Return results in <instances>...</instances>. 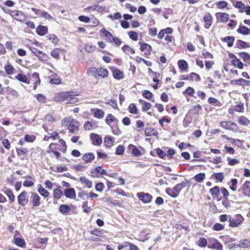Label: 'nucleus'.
I'll return each mask as SVG.
<instances>
[{"instance_id":"obj_1","label":"nucleus","mask_w":250,"mask_h":250,"mask_svg":"<svg viewBox=\"0 0 250 250\" xmlns=\"http://www.w3.org/2000/svg\"><path fill=\"white\" fill-rule=\"evenodd\" d=\"M186 183L182 182V183L175 186L172 189L170 188H167L166 189V192L170 196L173 198H175L178 196L182 188L186 187Z\"/></svg>"},{"instance_id":"obj_2","label":"nucleus","mask_w":250,"mask_h":250,"mask_svg":"<svg viewBox=\"0 0 250 250\" xmlns=\"http://www.w3.org/2000/svg\"><path fill=\"white\" fill-rule=\"evenodd\" d=\"M220 126L226 129L231 130L237 132L238 129L236 124L231 121H221L220 123Z\"/></svg>"},{"instance_id":"obj_3","label":"nucleus","mask_w":250,"mask_h":250,"mask_svg":"<svg viewBox=\"0 0 250 250\" xmlns=\"http://www.w3.org/2000/svg\"><path fill=\"white\" fill-rule=\"evenodd\" d=\"M9 14L18 21H23L26 18L25 15L20 11H9Z\"/></svg>"},{"instance_id":"obj_4","label":"nucleus","mask_w":250,"mask_h":250,"mask_svg":"<svg viewBox=\"0 0 250 250\" xmlns=\"http://www.w3.org/2000/svg\"><path fill=\"white\" fill-rule=\"evenodd\" d=\"M137 196L145 204L150 203L152 199V196L147 193L140 192L137 193Z\"/></svg>"},{"instance_id":"obj_5","label":"nucleus","mask_w":250,"mask_h":250,"mask_svg":"<svg viewBox=\"0 0 250 250\" xmlns=\"http://www.w3.org/2000/svg\"><path fill=\"white\" fill-rule=\"evenodd\" d=\"M208 248L212 249L221 250L222 249V245L218 240L211 239L209 240Z\"/></svg>"},{"instance_id":"obj_6","label":"nucleus","mask_w":250,"mask_h":250,"mask_svg":"<svg viewBox=\"0 0 250 250\" xmlns=\"http://www.w3.org/2000/svg\"><path fill=\"white\" fill-rule=\"evenodd\" d=\"M141 45L140 50L142 52H145V55L146 56H148L151 54V51L152 50V47L146 43H142L141 42H139Z\"/></svg>"},{"instance_id":"obj_7","label":"nucleus","mask_w":250,"mask_h":250,"mask_svg":"<svg viewBox=\"0 0 250 250\" xmlns=\"http://www.w3.org/2000/svg\"><path fill=\"white\" fill-rule=\"evenodd\" d=\"M236 219H229V226L231 227H238L243 221L242 216L238 214L236 216Z\"/></svg>"},{"instance_id":"obj_8","label":"nucleus","mask_w":250,"mask_h":250,"mask_svg":"<svg viewBox=\"0 0 250 250\" xmlns=\"http://www.w3.org/2000/svg\"><path fill=\"white\" fill-rule=\"evenodd\" d=\"M92 143L95 146H100L102 143V138L98 134L91 133L90 135Z\"/></svg>"},{"instance_id":"obj_9","label":"nucleus","mask_w":250,"mask_h":250,"mask_svg":"<svg viewBox=\"0 0 250 250\" xmlns=\"http://www.w3.org/2000/svg\"><path fill=\"white\" fill-rule=\"evenodd\" d=\"M26 195L27 192L23 191L18 195V202L20 205L23 207L25 206V203L27 202Z\"/></svg>"},{"instance_id":"obj_10","label":"nucleus","mask_w":250,"mask_h":250,"mask_svg":"<svg viewBox=\"0 0 250 250\" xmlns=\"http://www.w3.org/2000/svg\"><path fill=\"white\" fill-rule=\"evenodd\" d=\"M243 194L246 196L250 197V181H247L244 184L242 189Z\"/></svg>"},{"instance_id":"obj_11","label":"nucleus","mask_w":250,"mask_h":250,"mask_svg":"<svg viewBox=\"0 0 250 250\" xmlns=\"http://www.w3.org/2000/svg\"><path fill=\"white\" fill-rule=\"evenodd\" d=\"M40 197L36 194L32 193L31 196V202L34 207H39L41 204Z\"/></svg>"},{"instance_id":"obj_12","label":"nucleus","mask_w":250,"mask_h":250,"mask_svg":"<svg viewBox=\"0 0 250 250\" xmlns=\"http://www.w3.org/2000/svg\"><path fill=\"white\" fill-rule=\"evenodd\" d=\"M64 195L68 198L75 199L76 197V192L73 188H68L65 189Z\"/></svg>"},{"instance_id":"obj_13","label":"nucleus","mask_w":250,"mask_h":250,"mask_svg":"<svg viewBox=\"0 0 250 250\" xmlns=\"http://www.w3.org/2000/svg\"><path fill=\"white\" fill-rule=\"evenodd\" d=\"M183 77L182 79L183 80H195L197 81H200L201 80L200 76L195 73H191L190 74L187 75L186 76H183Z\"/></svg>"},{"instance_id":"obj_14","label":"nucleus","mask_w":250,"mask_h":250,"mask_svg":"<svg viewBox=\"0 0 250 250\" xmlns=\"http://www.w3.org/2000/svg\"><path fill=\"white\" fill-rule=\"evenodd\" d=\"M124 249H129V250H137V247L129 243H125V244H121L118 246V249L119 250Z\"/></svg>"},{"instance_id":"obj_15","label":"nucleus","mask_w":250,"mask_h":250,"mask_svg":"<svg viewBox=\"0 0 250 250\" xmlns=\"http://www.w3.org/2000/svg\"><path fill=\"white\" fill-rule=\"evenodd\" d=\"M94 117L98 119H102L104 116V111L101 109H93L92 110Z\"/></svg>"},{"instance_id":"obj_16","label":"nucleus","mask_w":250,"mask_h":250,"mask_svg":"<svg viewBox=\"0 0 250 250\" xmlns=\"http://www.w3.org/2000/svg\"><path fill=\"white\" fill-rule=\"evenodd\" d=\"M237 32L243 35H248L250 34V29L243 25H240L237 29Z\"/></svg>"},{"instance_id":"obj_17","label":"nucleus","mask_w":250,"mask_h":250,"mask_svg":"<svg viewBox=\"0 0 250 250\" xmlns=\"http://www.w3.org/2000/svg\"><path fill=\"white\" fill-rule=\"evenodd\" d=\"M115 138L112 136H107L104 139V143L107 147H110L113 146Z\"/></svg>"},{"instance_id":"obj_18","label":"nucleus","mask_w":250,"mask_h":250,"mask_svg":"<svg viewBox=\"0 0 250 250\" xmlns=\"http://www.w3.org/2000/svg\"><path fill=\"white\" fill-rule=\"evenodd\" d=\"M204 21L205 23V27L209 28L212 24V17L210 14L208 13L204 16Z\"/></svg>"},{"instance_id":"obj_19","label":"nucleus","mask_w":250,"mask_h":250,"mask_svg":"<svg viewBox=\"0 0 250 250\" xmlns=\"http://www.w3.org/2000/svg\"><path fill=\"white\" fill-rule=\"evenodd\" d=\"M95 158V156L92 153H88L84 154L82 157L83 160L86 163H88L92 161Z\"/></svg>"},{"instance_id":"obj_20","label":"nucleus","mask_w":250,"mask_h":250,"mask_svg":"<svg viewBox=\"0 0 250 250\" xmlns=\"http://www.w3.org/2000/svg\"><path fill=\"white\" fill-rule=\"evenodd\" d=\"M97 73L98 76L102 78H106L108 75V71L107 69L103 67L97 68Z\"/></svg>"},{"instance_id":"obj_21","label":"nucleus","mask_w":250,"mask_h":250,"mask_svg":"<svg viewBox=\"0 0 250 250\" xmlns=\"http://www.w3.org/2000/svg\"><path fill=\"white\" fill-rule=\"evenodd\" d=\"M80 181L82 184H85L86 187L88 188H90L92 187V182L85 176L81 177L80 178Z\"/></svg>"},{"instance_id":"obj_22","label":"nucleus","mask_w":250,"mask_h":250,"mask_svg":"<svg viewBox=\"0 0 250 250\" xmlns=\"http://www.w3.org/2000/svg\"><path fill=\"white\" fill-rule=\"evenodd\" d=\"M47 29L46 26L39 25L36 29V32L40 36H43L47 33Z\"/></svg>"},{"instance_id":"obj_23","label":"nucleus","mask_w":250,"mask_h":250,"mask_svg":"<svg viewBox=\"0 0 250 250\" xmlns=\"http://www.w3.org/2000/svg\"><path fill=\"white\" fill-rule=\"evenodd\" d=\"M128 147L129 149L132 150V153L134 156L138 157L141 155V151L136 146L129 145Z\"/></svg>"},{"instance_id":"obj_24","label":"nucleus","mask_w":250,"mask_h":250,"mask_svg":"<svg viewBox=\"0 0 250 250\" xmlns=\"http://www.w3.org/2000/svg\"><path fill=\"white\" fill-rule=\"evenodd\" d=\"M124 73L119 69H115L113 71V75L115 79L120 80L124 78Z\"/></svg>"},{"instance_id":"obj_25","label":"nucleus","mask_w":250,"mask_h":250,"mask_svg":"<svg viewBox=\"0 0 250 250\" xmlns=\"http://www.w3.org/2000/svg\"><path fill=\"white\" fill-rule=\"evenodd\" d=\"M75 120L72 119L71 117H66L63 119L62 122L61 124L62 125L68 126L71 125L72 123H75Z\"/></svg>"},{"instance_id":"obj_26","label":"nucleus","mask_w":250,"mask_h":250,"mask_svg":"<svg viewBox=\"0 0 250 250\" xmlns=\"http://www.w3.org/2000/svg\"><path fill=\"white\" fill-rule=\"evenodd\" d=\"M208 103L210 104L219 107H221L222 105V104L220 101L213 97H209L208 98Z\"/></svg>"},{"instance_id":"obj_27","label":"nucleus","mask_w":250,"mask_h":250,"mask_svg":"<svg viewBox=\"0 0 250 250\" xmlns=\"http://www.w3.org/2000/svg\"><path fill=\"white\" fill-rule=\"evenodd\" d=\"M15 78L20 82L27 84H29L30 83V81L28 80L27 77L23 74H19L17 76H16Z\"/></svg>"},{"instance_id":"obj_28","label":"nucleus","mask_w":250,"mask_h":250,"mask_svg":"<svg viewBox=\"0 0 250 250\" xmlns=\"http://www.w3.org/2000/svg\"><path fill=\"white\" fill-rule=\"evenodd\" d=\"M235 38L233 36H227L222 39V41L227 42L229 47H231L233 45Z\"/></svg>"},{"instance_id":"obj_29","label":"nucleus","mask_w":250,"mask_h":250,"mask_svg":"<svg viewBox=\"0 0 250 250\" xmlns=\"http://www.w3.org/2000/svg\"><path fill=\"white\" fill-rule=\"evenodd\" d=\"M27 180H25L23 183V186L25 187H30L34 185L35 180L31 177L28 176L27 177Z\"/></svg>"},{"instance_id":"obj_30","label":"nucleus","mask_w":250,"mask_h":250,"mask_svg":"<svg viewBox=\"0 0 250 250\" xmlns=\"http://www.w3.org/2000/svg\"><path fill=\"white\" fill-rule=\"evenodd\" d=\"M206 175L204 173H200L196 175H195L193 177V179L198 183H202L204 180L205 179Z\"/></svg>"},{"instance_id":"obj_31","label":"nucleus","mask_w":250,"mask_h":250,"mask_svg":"<svg viewBox=\"0 0 250 250\" xmlns=\"http://www.w3.org/2000/svg\"><path fill=\"white\" fill-rule=\"evenodd\" d=\"M70 208L66 205H62L59 207V211L63 214H65L70 211Z\"/></svg>"},{"instance_id":"obj_32","label":"nucleus","mask_w":250,"mask_h":250,"mask_svg":"<svg viewBox=\"0 0 250 250\" xmlns=\"http://www.w3.org/2000/svg\"><path fill=\"white\" fill-rule=\"evenodd\" d=\"M32 77L36 80L33 86L34 89L35 90L37 86L40 84L41 81L39 78V74L38 73H34L32 74Z\"/></svg>"},{"instance_id":"obj_33","label":"nucleus","mask_w":250,"mask_h":250,"mask_svg":"<svg viewBox=\"0 0 250 250\" xmlns=\"http://www.w3.org/2000/svg\"><path fill=\"white\" fill-rule=\"evenodd\" d=\"M236 44L238 48H245L250 47V45L247 42L241 40H238L236 42Z\"/></svg>"},{"instance_id":"obj_34","label":"nucleus","mask_w":250,"mask_h":250,"mask_svg":"<svg viewBox=\"0 0 250 250\" xmlns=\"http://www.w3.org/2000/svg\"><path fill=\"white\" fill-rule=\"evenodd\" d=\"M209 192L211 195L214 197H217L220 193L219 188L218 186H215L213 188L210 189Z\"/></svg>"},{"instance_id":"obj_35","label":"nucleus","mask_w":250,"mask_h":250,"mask_svg":"<svg viewBox=\"0 0 250 250\" xmlns=\"http://www.w3.org/2000/svg\"><path fill=\"white\" fill-rule=\"evenodd\" d=\"M240 248L250 249V242L248 240H241L238 245Z\"/></svg>"},{"instance_id":"obj_36","label":"nucleus","mask_w":250,"mask_h":250,"mask_svg":"<svg viewBox=\"0 0 250 250\" xmlns=\"http://www.w3.org/2000/svg\"><path fill=\"white\" fill-rule=\"evenodd\" d=\"M122 50L127 55L134 54L135 53L134 49L127 45H125L122 47Z\"/></svg>"},{"instance_id":"obj_37","label":"nucleus","mask_w":250,"mask_h":250,"mask_svg":"<svg viewBox=\"0 0 250 250\" xmlns=\"http://www.w3.org/2000/svg\"><path fill=\"white\" fill-rule=\"evenodd\" d=\"M232 63L234 66L238 68L239 69H242L244 67L243 63L239 59L236 58L232 60Z\"/></svg>"},{"instance_id":"obj_38","label":"nucleus","mask_w":250,"mask_h":250,"mask_svg":"<svg viewBox=\"0 0 250 250\" xmlns=\"http://www.w3.org/2000/svg\"><path fill=\"white\" fill-rule=\"evenodd\" d=\"M238 123L243 125H248L250 124V121L246 117L241 116L238 119Z\"/></svg>"},{"instance_id":"obj_39","label":"nucleus","mask_w":250,"mask_h":250,"mask_svg":"<svg viewBox=\"0 0 250 250\" xmlns=\"http://www.w3.org/2000/svg\"><path fill=\"white\" fill-rule=\"evenodd\" d=\"M4 192L8 196L11 202H12L15 200V196L14 195L11 189H6Z\"/></svg>"},{"instance_id":"obj_40","label":"nucleus","mask_w":250,"mask_h":250,"mask_svg":"<svg viewBox=\"0 0 250 250\" xmlns=\"http://www.w3.org/2000/svg\"><path fill=\"white\" fill-rule=\"evenodd\" d=\"M88 202L87 201H84L82 204L83 211L85 213L88 214L92 210L91 208L88 206Z\"/></svg>"},{"instance_id":"obj_41","label":"nucleus","mask_w":250,"mask_h":250,"mask_svg":"<svg viewBox=\"0 0 250 250\" xmlns=\"http://www.w3.org/2000/svg\"><path fill=\"white\" fill-rule=\"evenodd\" d=\"M67 129L69 130V132L75 133L79 131V127L78 125H75L74 123H72L68 126Z\"/></svg>"},{"instance_id":"obj_42","label":"nucleus","mask_w":250,"mask_h":250,"mask_svg":"<svg viewBox=\"0 0 250 250\" xmlns=\"http://www.w3.org/2000/svg\"><path fill=\"white\" fill-rule=\"evenodd\" d=\"M62 195V191L60 189L56 188L53 191V197L54 198L59 199Z\"/></svg>"},{"instance_id":"obj_43","label":"nucleus","mask_w":250,"mask_h":250,"mask_svg":"<svg viewBox=\"0 0 250 250\" xmlns=\"http://www.w3.org/2000/svg\"><path fill=\"white\" fill-rule=\"evenodd\" d=\"M66 97L67 99H69L68 101L70 104H75L78 102V99L74 96V95H72L69 93H67L66 95Z\"/></svg>"},{"instance_id":"obj_44","label":"nucleus","mask_w":250,"mask_h":250,"mask_svg":"<svg viewBox=\"0 0 250 250\" xmlns=\"http://www.w3.org/2000/svg\"><path fill=\"white\" fill-rule=\"evenodd\" d=\"M178 66L180 69L185 70L187 69L188 64L186 61L180 60L178 61Z\"/></svg>"},{"instance_id":"obj_45","label":"nucleus","mask_w":250,"mask_h":250,"mask_svg":"<svg viewBox=\"0 0 250 250\" xmlns=\"http://www.w3.org/2000/svg\"><path fill=\"white\" fill-rule=\"evenodd\" d=\"M116 120V118L111 114H109L107 115L105 119V122L108 125H110V124L114 122Z\"/></svg>"},{"instance_id":"obj_46","label":"nucleus","mask_w":250,"mask_h":250,"mask_svg":"<svg viewBox=\"0 0 250 250\" xmlns=\"http://www.w3.org/2000/svg\"><path fill=\"white\" fill-rule=\"evenodd\" d=\"M128 36L131 40L134 41H137L138 40V34L135 31H129L128 32Z\"/></svg>"},{"instance_id":"obj_47","label":"nucleus","mask_w":250,"mask_h":250,"mask_svg":"<svg viewBox=\"0 0 250 250\" xmlns=\"http://www.w3.org/2000/svg\"><path fill=\"white\" fill-rule=\"evenodd\" d=\"M7 92L9 95H11L13 97L17 98L19 97V94L18 92L14 89L8 87L7 88Z\"/></svg>"},{"instance_id":"obj_48","label":"nucleus","mask_w":250,"mask_h":250,"mask_svg":"<svg viewBox=\"0 0 250 250\" xmlns=\"http://www.w3.org/2000/svg\"><path fill=\"white\" fill-rule=\"evenodd\" d=\"M235 7L241 10L243 12V10L245 8V4L240 1H237L234 5Z\"/></svg>"},{"instance_id":"obj_49","label":"nucleus","mask_w":250,"mask_h":250,"mask_svg":"<svg viewBox=\"0 0 250 250\" xmlns=\"http://www.w3.org/2000/svg\"><path fill=\"white\" fill-rule=\"evenodd\" d=\"M38 192L40 193L41 195L44 197H48L49 194V192L42 187H41L40 188H39Z\"/></svg>"},{"instance_id":"obj_50","label":"nucleus","mask_w":250,"mask_h":250,"mask_svg":"<svg viewBox=\"0 0 250 250\" xmlns=\"http://www.w3.org/2000/svg\"><path fill=\"white\" fill-rule=\"evenodd\" d=\"M239 57L242 58L244 61L246 62L250 59V55L246 52H241L239 53Z\"/></svg>"},{"instance_id":"obj_51","label":"nucleus","mask_w":250,"mask_h":250,"mask_svg":"<svg viewBox=\"0 0 250 250\" xmlns=\"http://www.w3.org/2000/svg\"><path fill=\"white\" fill-rule=\"evenodd\" d=\"M4 69L6 73L9 75H11L14 73V68L11 65H6Z\"/></svg>"},{"instance_id":"obj_52","label":"nucleus","mask_w":250,"mask_h":250,"mask_svg":"<svg viewBox=\"0 0 250 250\" xmlns=\"http://www.w3.org/2000/svg\"><path fill=\"white\" fill-rule=\"evenodd\" d=\"M36 137L34 135H26L24 136V140L26 142L32 143L35 140Z\"/></svg>"},{"instance_id":"obj_53","label":"nucleus","mask_w":250,"mask_h":250,"mask_svg":"<svg viewBox=\"0 0 250 250\" xmlns=\"http://www.w3.org/2000/svg\"><path fill=\"white\" fill-rule=\"evenodd\" d=\"M129 112L132 114L137 113V108L134 104H131L128 107Z\"/></svg>"},{"instance_id":"obj_54","label":"nucleus","mask_w":250,"mask_h":250,"mask_svg":"<svg viewBox=\"0 0 250 250\" xmlns=\"http://www.w3.org/2000/svg\"><path fill=\"white\" fill-rule=\"evenodd\" d=\"M125 151V147L123 146H119L116 149V154L123 155Z\"/></svg>"},{"instance_id":"obj_55","label":"nucleus","mask_w":250,"mask_h":250,"mask_svg":"<svg viewBox=\"0 0 250 250\" xmlns=\"http://www.w3.org/2000/svg\"><path fill=\"white\" fill-rule=\"evenodd\" d=\"M95 46H93L91 44H87L85 45L84 47L85 50L88 52V53H91L93 52L95 50Z\"/></svg>"},{"instance_id":"obj_56","label":"nucleus","mask_w":250,"mask_h":250,"mask_svg":"<svg viewBox=\"0 0 250 250\" xmlns=\"http://www.w3.org/2000/svg\"><path fill=\"white\" fill-rule=\"evenodd\" d=\"M15 244L20 247H23V246L25 245V243H24V241L23 239H21V238H17L16 239H15Z\"/></svg>"},{"instance_id":"obj_57","label":"nucleus","mask_w":250,"mask_h":250,"mask_svg":"<svg viewBox=\"0 0 250 250\" xmlns=\"http://www.w3.org/2000/svg\"><path fill=\"white\" fill-rule=\"evenodd\" d=\"M154 129L153 128L148 127L145 129V135L146 136H150L154 135Z\"/></svg>"},{"instance_id":"obj_58","label":"nucleus","mask_w":250,"mask_h":250,"mask_svg":"<svg viewBox=\"0 0 250 250\" xmlns=\"http://www.w3.org/2000/svg\"><path fill=\"white\" fill-rule=\"evenodd\" d=\"M96 171L98 173H100L102 175H106L107 172L103 168V167L101 166H98L95 168Z\"/></svg>"},{"instance_id":"obj_59","label":"nucleus","mask_w":250,"mask_h":250,"mask_svg":"<svg viewBox=\"0 0 250 250\" xmlns=\"http://www.w3.org/2000/svg\"><path fill=\"white\" fill-rule=\"evenodd\" d=\"M207 244V241L204 238H200L198 241V245L201 247H205Z\"/></svg>"},{"instance_id":"obj_60","label":"nucleus","mask_w":250,"mask_h":250,"mask_svg":"<svg viewBox=\"0 0 250 250\" xmlns=\"http://www.w3.org/2000/svg\"><path fill=\"white\" fill-rule=\"evenodd\" d=\"M91 233L93 235L99 237H102L103 235V231L97 229H95L92 230L91 231Z\"/></svg>"},{"instance_id":"obj_61","label":"nucleus","mask_w":250,"mask_h":250,"mask_svg":"<svg viewBox=\"0 0 250 250\" xmlns=\"http://www.w3.org/2000/svg\"><path fill=\"white\" fill-rule=\"evenodd\" d=\"M244 105L241 104L236 105L234 107V110L239 112H243L244 111Z\"/></svg>"},{"instance_id":"obj_62","label":"nucleus","mask_w":250,"mask_h":250,"mask_svg":"<svg viewBox=\"0 0 250 250\" xmlns=\"http://www.w3.org/2000/svg\"><path fill=\"white\" fill-rule=\"evenodd\" d=\"M156 153L161 158H164L166 156V152L159 148L156 149Z\"/></svg>"},{"instance_id":"obj_63","label":"nucleus","mask_w":250,"mask_h":250,"mask_svg":"<svg viewBox=\"0 0 250 250\" xmlns=\"http://www.w3.org/2000/svg\"><path fill=\"white\" fill-rule=\"evenodd\" d=\"M104 185L103 183H98L95 187V189L97 191L101 192L103 191Z\"/></svg>"},{"instance_id":"obj_64","label":"nucleus","mask_w":250,"mask_h":250,"mask_svg":"<svg viewBox=\"0 0 250 250\" xmlns=\"http://www.w3.org/2000/svg\"><path fill=\"white\" fill-rule=\"evenodd\" d=\"M229 17V14L226 13H222L220 16V20L223 22H226L228 21Z\"/></svg>"}]
</instances>
